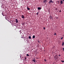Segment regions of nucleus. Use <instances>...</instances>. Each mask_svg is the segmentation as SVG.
I'll return each instance as SVG.
<instances>
[{"label":"nucleus","mask_w":64,"mask_h":64,"mask_svg":"<svg viewBox=\"0 0 64 64\" xmlns=\"http://www.w3.org/2000/svg\"><path fill=\"white\" fill-rule=\"evenodd\" d=\"M58 56L57 55H56L54 56V58L56 59H58Z\"/></svg>","instance_id":"1"},{"label":"nucleus","mask_w":64,"mask_h":64,"mask_svg":"<svg viewBox=\"0 0 64 64\" xmlns=\"http://www.w3.org/2000/svg\"><path fill=\"white\" fill-rule=\"evenodd\" d=\"M54 3V2L52 1V0H50V1H49L48 2V3L49 4H51V3Z\"/></svg>","instance_id":"2"},{"label":"nucleus","mask_w":64,"mask_h":64,"mask_svg":"<svg viewBox=\"0 0 64 64\" xmlns=\"http://www.w3.org/2000/svg\"><path fill=\"white\" fill-rule=\"evenodd\" d=\"M16 23H18V20L17 19H16Z\"/></svg>","instance_id":"3"},{"label":"nucleus","mask_w":64,"mask_h":64,"mask_svg":"<svg viewBox=\"0 0 64 64\" xmlns=\"http://www.w3.org/2000/svg\"><path fill=\"white\" fill-rule=\"evenodd\" d=\"M22 18H23V19H24V15H22Z\"/></svg>","instance_id":"4"},{"label":"nucleus","mask_w":64,"mask_h":64,"mask_svg":"<svg viewBox=\"0 0 64 64\" xmlns=\"http://www.w3.org/2000/svg\"><path fill=\"white\" fill-rule=\"evenodd\" d=\"M50 20H51V19H52V17L51 16H50Z\"/></svg>","instance_id":"5"},{"label":"nucleus","mask_w":64,"mask_h":64,"mask_svg":"<svg viewBox=\"0 0 64 64\" xmlns=\"http://www.w3.org/2000/svg\"><path fill=\"white\" fill-rule=\"evenodd\" d=\"M60 4H63V1H62V0H61L60 2Z\"/></svg>","instance_id":"6"},{"label":"nucleus","mask_w":64,"mask_h":64,"mask_svg":"<svg viewBox=\"0 0 64 64\" xmlns=\"http://www.w3.org/2000/svg\"><path fill=\"white\" fill-rule=\"evenodd\" d=\"M38 10H41V8L40 7H38Z\"/></svg>","instance_id":"7"},{"label":"nucleus","mask_w":64,"mask_h":64,"mask_svg":"<svg viewBox=\"0 0 64 64\" xmlns=\"http://www.w3.org/2000/svg\"><path fill=\"white\" fill-rule=\"evenodd\" d=\"M34 60H32V61H33V62H36V60L35 59V58H34Z\"/></svg>","instance_id":"8"},{"label":"nucleus","mask_w":64,"mask_h":64,"mask_svg":"<svg viewBox=\"0 0 64 64\" xmlns=\"http://www.w3.org/2000/svg\"><path fill=\"white\" fill-rule=\"evenodd\" d=\"M35 38V35H33L32 36V38H33V39H34Z\"/></svg>","instance_id":"9"},{"label":"nucleus","mask_w":64,"mask_h":64,"mask_svg":"<svg viewBox=\"0 0 64 64\" xmlns=\"http://www.w3.org/2000/svg\"><path fill=\"white\" fill-rule=\"evenodd\" d=\"M47 0H44V3H46V2H47Z\"/></svg>","instance_id":"10"},{"label":"nucleus","mask_w":64,"mask_h":64,"mask_svg":"<svg viewBox=\"0 0 64 64\" xmlns=\"http://www.w3.org/2000/svg\"><path fill=\"white\" fill-rule=\"evenodd\" d=\"M29 39H31V36H29L28 38Z\"/></svg>","instance_id":"11"},{"label":"nucleus","mask_w":64,"mask_h":64,"mask_svg":"<svg viewBox=\"0 0 64 64\" xmlns=\"http://www.w3.org/2000/svg\"><path fill=\"white\" fill-rule=\"evenodd\" d=\"M64 42H62V46H64Z\"/></svg>","instance_id":"12"},{"label":"nucleus","mask_w":64,"mask_h":64,"mask_svg":"<svg viewBox=\"0 0 64 64\" xmlns=\"http://www.w3.org/2000/svg\"><path fill=\"white\" fill-rule=\"evenodd\" d=\"M27 9L28 10H30V8H28L27 7Z\"/></svg>","instance_id":"13"},{"label":"nucleus","mask_w":64,"mask_h":64,"mask_svg":"<svg viewBox=\"0 0 64 64\" xmlns=\"http://www.w3.org/2000/svg\"><path fill=\"white\" fill-rule=\"evenodd\" d=\"M2 15H3V16H4V13H3V12H2Z\"/></svg>","instance_id":"14"},{"label":"nucleus","mask_w":64,"mask_h":64,"mask_svg":"<svg viewBox=\"0 0 64 64\" xmlns=\"http://www.w3.org/2000/svg\"><path fill=\"white\" fill-rule=\"evenodd\" d=\"M26 56H29V55L28 54H26Z\"/></svg>","instance_id":"15"},{"label":"nucleus","mask_w":64,"mask_h":64,"mask_svg":"<svg viewBox=\"0 0 64 64\" xmlns=\"http://www.w3.org/2000/svg\"><path fill=\"white\" fill-rule=\"evenodd\" d=\"M38 14H39V12H38L36 13V15H38Z\"/></svg>","instance_id":"16"},{"label":"nucleus","mask_w":64,"mask_h":64,"mask_svg":"<svg viewBox=\"0 0 64 64\" xmlns=\"http://www.w3.org/2000/svg\"><path fill=\"white\" fill-rule=\"evenodd\" d=\"M56 33H54V35H56Z\"/></svg>","instance_id":"17"},{"label":"nucleus","mask_w":64,"mask_h":64,"mask_svg":"<svg viewBox=\"0 0 64 64\" xmlns=\"http://www.w3.org/2000/svg\"><path fill=\"white\" fill-rule=\"evenodd\" d=\"M61 62H63V63L64 62V60H62Z\"/></svg>","instance_id":"18"},{"label":"nucleus","mask_w":64,"mask_h":64,"mask_svg":"<svg viewBox=\"0 0 64 64\" xmlns=\"http://www.w3.org/2000/svg\"><path fill=\"white\" fill-rule=\"evenodd\" d=\"M48 11L49 13H50V10H49H49H48Z\"/></svg>","instance_id":"19"},{"label":"nucleus","mask_w":64,"mask_h":64,"mask_svg":"<svg viewBox=\"0 0 64 64\" xmlns=\"http://www.w3.org/2000/svg\"><path fill=\"white\" fill-rule=\"evenodd\" d=\"M26 57H25V58H24L25 60H26Z\"/></svg>","instance_id":"20"},{"label":"nucleus","mask_w":64,"mask_h":64,"mask_svg":"<svg viewBox=\"0 0 64 64\" xmlns=\"http://www.w3.org/2000/svg\"><path fill=\"white\" fill-rule=\"evenodd\" d=\"M61 39L62 40V39H63V37H62V38H61Z\"/></svg>","instance_id":"21"},{"label":"nucleus","mask_w":64,"mask_h":64,"mask_svg":"<svg viewBox=\"0 0 64 64\" xmlns=\"http://www.w3.org/2000/svg\"><path fill=\"white\" fill-rule=\"evenodd\" d=\"M44 61H45V62H46V60L45 59L44 60Z\"/></svg>","instance_id":"22"},{"label":"nucleus","mask_w":64,"mask_h":64,"mask_svg":"<svg viewBox=\"0 0 64 64\" xmlns=\"http://www.w3.org/2000/svg\"><path fill=\"white\" fill-rule=\"evenodd\" d=\"M44 30H45V29H46V28H44Z\"/></svg>","instance_id":"23"},{"label":"nucleus","mask_w":64,"mask_h":64,"mask_svg":"<svg viewBox=\"0 0 64 64\" xmlns=\"http://www.w3.org/2000/svg\"><path fill=\"white\" fill-rule=\"evenodd\" d=\"M63 51H64V48H63Z\"/></svg>","instance_id":"24"},{"label":"nucleus","mask_w":64,"mask_h":64,"mask_svg":"<svg viewBox=\"0 0 64 64\" xmlns=\"http://www.w3.org/2000/svg\"><path fill=\"white\" fill-rule=\"evenodd\" d=\"M59 12H61V10H60Z\"/></svg>","instance_id":"25"},{"label":"nucleus","mask_w":64,"mask_h":64,"mask_svg":"<svg viewBox=\"0 0 64 64\" xmlns=\"http://www.w3.org/2000/svg\"><path fill=\"white\" fill-rule=\"evenodd\" d=\"M38 43H39V42H39V41H38Z\"/></svg>","instance_id":"26"},{"label":"nucleus","mask_w":64,"mask_h":64,"mask_svg":"<svg viewBox=\"0 0 64 64\" xmlns=\"http://www.w3.org/2000/svg\"><path fill=\"white\" fill-rule=\"evenodd\" d=\"M12 23L13 24H14V22H12Z\"/></svg>","instance_id":"27"},{"label":"nucleus","mask_w":64,"mask_h":64,"mask_svg":"<svg viewBox=\"0 0 64 64\" xmlns=\"http://www.w3.org/2000/svg\"><path fill=\"white\" fill-rule=\"evenodd\" d=\"M59 56H61V55H59Z\"/></svg>","instance_id":"28"},{"label":"nucleus","mask_w":64,"mask_h":64,"mask_svg":"<svg viewBox=\"0 0 64 64\" xmlns=\"http://www.w3.org/2000/svg\"><path fill=\"white\" fill-rule=\"evenodd\" d=\"M13 21H12V22H13Z\"/></svg>","instance_id":"29"},{"label":"nucleus","mask_w":64,"mask_h":64,"mask_svg":"<svg viewBox=\"0 0 64 64\" xmlns=\"http://www.w3.org/2000/svg\"><path fill=\"white\" fill-rule=\"evenodd\" d=\"M62 0V1H64V0Z\"/></svg>","instance_id":"30"},{"label":"nucleus","mask_w":64,"mask_h":64,"mask_svg":"<svg viewBox=\"0 0 64 64\" xmlns=\"http://www.w3.org/2000/svg\"><path fill=\"white\" fill-rule=\"evenodd\" d=\"M10 23H11V22H10Z\"/></svg>","instance_id":"31"},{"label":"nucleus","mask_w":64,"mask_h":64,"mask_svg":"<svg viewBox=\"0 0 64 64\" xmlns=\"http://www.w3.org/2000/svg\"><path fill=\"white\" fill-rule=\"evenodd\" d=\"M5 18H6V17H5Z\"/></svg>","instance_id":"32"},{"label":"nucleus","mask_w":64,"mask_h":64,"mask_svg":"<svg viewBox=\"0 0 64 64\" xmlns=\"http://www.w3.org/2000/svg\"><path fill=\"white\" fill-rule=\"evenodd\" d=\"M37 59H38V58H37Z\"/></svg>","instance_id":"33"}]
</instances>
